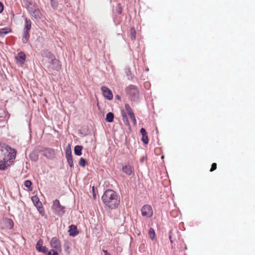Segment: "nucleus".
Instances as JSON below:
<instances>
[{"mask_svg":"<svg viewBox=\"0 0 255 255\" xmlns=\"http://www.w3.org/2000/svg\"><path fill=\"white\" fill-rule=\"evenodd\" d=\"M29 158L31 160L37 161L38 160V155L36 152L32 151L29 154Z\"/></svg>","mask_w":255,"mask_h":255,"instance_id":"5701e85b","label":"nucleus"},{"mask_svg":"<svg viewBox=\"0 0 255 255\" xmlns=\"http://www.w3.org/2000/svg\"><path fill=\"white\" fill-rule=\"evenodd\" d=\"M216 168H217V164H216V163H213L212 164L211 168L210 169V171L212 172V171H214L215 170H216Z\"/></svg>","mask_w":255,"mask_h":255,"instance_id":"a19ab883","label":"nucleus"},{"mask_svg":"<svg viewBox=\"0 0 255 255\" xmlns=\"http://www.w3.org/2000/svg\"><path fill=\"white\" fill-rule=\"evenodd\" d=\"M130 37L131 40H134L136 37V31L133 27L130 29Z\"/></svg>","mask_w":255,"mask_h":255,"instance_id":"bb28decb","label":"nucleus"},{"mask_svg":"<svg viewBox=\"0 0 255 255\" xmlns=\"http://www.w3.org/2000/svg\"><path fill=\"white\" fill-rule=\"evenodd\" d=\"M68 232L69 235L72 237H75L79 234L77 226L74 225H71L69 227Z\"/></svg>","mask_w":255,"mask_h":255,"instance_id":"2eb2a0df","label":"nucleus"},{"mask_svg":"<svg viewBox=\"0 0 255 255\" xmlns=\"http://www.w3.org/2000/svg\"><path fill=\"white\" fill-rule=\"evenodd\" d=\"M125 107L128 115H130L131 114L133 113L129 104H126L125 105Z\"/></svg>","mask_w":255,"mask_h":255,"instance_id":"c756f323","label":"nucleus"},{"mask_svg":"<svg viewBox=\"0 0 255 255\" xmlns=\"http://www.w3.org/2000/svg\"><path fill=\"white\" fill-rule=\"evenodd\" d=\"M46 255H59V253L51 249L50 251L48 250Z\"/></svg>","mask_w":255,"mask_h":255,"instance_id":"f704fd0d","label":"nucleus"},{"mask_svg":"<svg viewBox=\"0 0 255 255\" xmlns=\"http://www.w3.org/2000/svg\"><path fill=\"white\" fill-rule=\"evenodd\" d=\"M102 200L106 207L114 209L117 208L120 204V197L113 190L108 189L104 193Z\"/></svg>","mask_w":255,"mask_h":255,"instance_id":"f03ea898","label":"nucleus"},{"mask_svg":"<svg viewBox=\"0 0 255 255\" xmlns=\"http://www.w3.org/2000/svg\"><path fill=\"white\" fill-rule=\"evenodd\" d=\"M67 162L71 168L74 167L73 159L72 155L66 156Z\"/></svg>","mask_w":255,"mask_h":255,"instance_id":"b1692460","label":"nucleus"},{"mask_svg":"<svg viewBox=\"0 0 255 255\" xmlns=\"http://www.w3.org/2000/svg\"><path fill=\"white\" fill-rule=\"evenodd\" d=\"M23 2L25 4V7L26 6H28V5H30L33 3V2H31V0H23Z\"/></svg>","mask_w":255,"mask_h":255,"instance_id":"ea45409f","label":"nucleus"},{"mask_svg":"<svg viewBox=\"0 0 255 255\" xmlns=\"http://www.w3.org/2000/svg\"><path fill=\"white\" fill-rule=\"evenodd\" d=\"M169 238L170 243H173V241L172 240V237H171V232H169Z\"/></svg>","mask_w":255,"mask_h":255,"instance_id":"a18cd8bd","label":"nucleus"},{"mask_svg":"<svg viewBox=\"0 0 255 255\" xmlns=\"http://www.w3.org/2000/svg\"><path fill=\"white\" fill-rule=\"evenodd\" d=\"M103 96L108 100H111L113 98L112 91L107 87L102 86L101 88Z\"/></svg>","mask_w":255,"mask_h":255,"instance_id":"9b49d317","label":"nucleus"},{"mask_svg":"<svg viewBox=\"0 0 255 255\" xmlns=\"http://www.w3.org/2000/svg\"><path fill=\"white\" fill-rule=\"evenodd\" d=\"M93 196H94V197H95V196H96V195H95V194H94H94H93Z\"/></svg>","mask_w":255,"mask_h":255,"instance_id":"8fccbe9b","label":"nucleus"},{"mask_svg":"<svg viewBox=\"0 0 255 255\" xmlns=\"http://www.w3.org/2000/svg\"><path fill=\"white\" fill-rule=\"evenodd\" d=\"M4 116H6V113H5V111H2V113L1 114V115L0 116V117L3 118L4 117Z\"/></svg>","mask_w":255,"mask_h":255,"instance_id":"c03bdc74","label":"nucleus"},{"mask_svg":"<svg viewBox=\"0 0 255 255\" xmlns=\"http://www.w3.org/2000/svg\"><path fill=\"white\" fill-rule=\"evenodd\" d=\"M128 116H129L130 119L133 122L134 125H135L136 124V121L134 113L128 115Z\"/></svg>","mask_w":255,"mask_h":255,"instance_id":"e433bc0d","label":"nucleus"},{"mask_svg":"<svg viewBox=\"0 0 255 255\" xmlns=\"http://www.w3.org/2000/svg\"><path fill=\"white\" fill-rule=\"evenodd\" d=\"M16 151L7 145L0 144V170H5L15 158Z\"/></svg>","mask_w":255,"mask_h":255,"instance_id":"f257e3e1","label":"nucleus"},{"mask_svg":"<svg viewBox=\"0 0 255 255\" xmlns=\"http://www.w3.org/2000/svg\"><path fill=\"white\" fill-rule=\"evenodd\" d=\"M50 0V4L51 7L54 9H56L57 8L58 6V2L57 0Z\"/></svg>","mask_w":255,"mask_h":255,"instance_id":"cd10ccee","label":"nucleus"},{"mask_svg":"<svg viewBox=\"0 0 255 255\" xmlns=\"http://www.w3.org/2000/svg\"><path fill=\"white\" fill-rule=\"evenodd\" d=\"M103 252L104 253V255H111L107 250H103Z\"/></svg>","mask_w":255,"mask_h":255,"instance_id":"49530a36","label":"nucleus"},{"mask_svg":"<svg viewBox=\"0 0 255 255\" xmlns=\"http://www.w3.org/2000/svg\"><path fill=\"white\" fill-rule=\"evenodd\" d=\"M15 59L18 63L23 64L25 61L26 55L23 52L21 51L18 53L17 55L15 57Z\"/></svg>","mask_w":255,"mask_h":255,"instance_id":"4468645a","label":"nucleus"},{"mask_svg":"<svg viewBox=\"0 0 255 255\" xmlns=\"http://www.w3.org/2000/svg\"><path fill=\"white\" fill-rule=\"evenodd\" d=\"M142 216L146 218H150L153 215V210L151 206L149 205H144L141 210Z\"/></svg>","mask_w":255,"mask_h":255,"instance_id":"1a4fd4ad","label":"nucleus"},{"mask_svg":"<svg viewBox=\"0 0 255 255\" xmlns=\"http://www.w3.org/2000/svg\"><path fill=\"white\" fill-rule=\"evenodd\" d=\"M31 27V21L30 19L25 18L24 27L23 30L30 31Z\"/></svg>","mask_w":255,"mask_h":255,"instance_id":"6ab92c4d","label":"nucleus"},{"mask_svg":"<svg viewBox=\"0 0 255 255\" xmlns=\"http://www.w3.org/2000/svg\"><path fill=\"white\" fill-rule=\"evenodd\" d=\"M86 163H87V161L84 158L81 157L79 161V164L80 166H81L83 167H84L85 166Z\"/></svg>","mask_w":255,"mask_h":255,"instance_id":"7c9ffc66","label":"nucleus"},{"mask_svg":"<svg viewBox=\"0 0 255 255\" xmlns=\"http://www.w3.org/2000/svg\"><path fill=\"white\" fill-rule=\"evenodd\" d=\"M2 228L11 229L13 227L14 223L11 219L5 218L1 223Z\"/></svg>","mask_w":255,"mask_h":255,"instance_id":"f8f14e48","label":"nucleus"},{"mask_svg":"<svg viewBox=\"0 0 255 255\" xmlns=\"http://www.w3.org/2000/svg\"><path fill=\"white\" fill-rule=\"evenodd\" d=\"M63 248L65 252L67 254H69L70 253V246L68 243H64L63 245Z\"/></svg>","mask_w":255,"mask_h":255,"instance_id":"2f4dec72","label":"nucleus"},{"mask_svg":"<svg viewBox=\"0 0 255 255\" xmlns=\"http://www.w3.org/2000/svg\"><path fill=\"white\" fill-rule=\"evenodd\" d=\"M122 118H125V117L126 118H127V115H126V113H125L124 111H123L122 112Z\"/></svg>","mask_w":255,"mask_h":255,"instance_id":"37998d69","label":"nucleus"},{"mask_svg":"<svg viewBox=\"0 0 255 255\" xmlns=\"http://www.w3.org/2000/svg\"><path fill=\"white\" fill-rule=\"evenodd\" d=\"M29 32L30 31L23 30L22 37L21 39L23 43L25 44L28 42L30 37Z\"/></svg>","mask_w":255,"mask_h":255,"instance_id":"a211bd4d","label":"nucleus"},{"mask_svg":"<svg viewBox=\"0 0 255 255\" xmlns=\"http://www.w3.org/2000/svg\"><path fill=\"white\" fill-rule=\"evenodd\" d=\"M71 155H72V151H71V147H70V145H68V146L67 147V148L66 149L65 156H71Z\"/></svg>","mask_w":255,"mask_h":255,"instance_id":"473e14b6","label":"nucleus"},{"mask_svg":"<svg viewBox=\"0 0 255 255\" xmlns=\"http://www.w3.org/2000/svg\"><path fill=\"white\" fill-rule=\"evenodd\" d=\"M144 160V157H142L141 159H140V161L141 162H142Z\"/></svg>","mask_w":255,"mask_h":255,"instance_id":"09e8293b","label":"nucleus"},{"mask_svg":"<svg viewBox=\"0 0 255 255\" xmlns=\"http://www.w3.org/2000/svg\"><path fill=\"white\" fill-rule=\"evenodd\" d=\"M122 171L128 176H130L134 174V168L133 166L129 163H126L123 165Z\"/></svg>","mask_w":255,"mask_h":255,"instance_id":"9d476101","label":"nucleus"},{"mask_svg":"<svg viewBox=\"0 0 255 255\" xmlns=\"http://www.w3.org/2000/svg\"><path fill=\"white\" fill-rule=\"evenodd\" d=\"M24 185L25 187L27 188L30 191H31L32 190V188L31 187L32 182L30 180H27L25 181Z\"/></svg>","mask_w":255,"mask_h":255,"instance_id":"c85d7f7f","label":"nucleus"},{"mask_svg":"<svg viewBox=\"0 0 255 255\" xmlns=\"http://www.w3.org/2000/svg\"><path fill=\"white\" fill-rule=\"evenodd\" d=\"M50 245L52 249L61 253L62 251L61 245L60 240L57 237H53L50 242Z\"/></svg>","mask_w":255,"mask_h":255,"instance_id":"0eeeda50","label":"nucleus"},{"mask_svg":"<svg viewBox=\"0 0 255 255\" xmlns=\"http://www.w3.org/2000/svg\"><path fill=\"white\" fill-rule=\"evenodd\" d=\"M52 209L53 213L59 217L63 216L65 213V207L60 204L58 199L53 201Z\"/></svg>","mask_w":255,"mask_h":255,"instance_id":"20e7f679","label":"nucleus"},{"mask_svg":"<svg viewBox=\"0 0 255 255\" xmlns=\"http://www.w3.org/2000/svg\"><path fill=\"white\" fill-rule=\"evenodd\" d=\"M38 150L39 152H43V155L48 159H53L55 157V150L52 148L40 147Z\"/></svg>","mask_w":255,"mask_h":255,"instance_id":"423d86ee","label":"nucleus"},{"mask_svg":"<svg viewBox=\"0 0 255 255\" xmlns=\"http://www.w3.org/2000/svg\"><path fill=\"white\" fill-rule=\"evenodd\" d=\"M140 132L142 134L141 141L144 144H147L148 143V138L145 129L144 128H141L140 130Z\"/></svg>","mask_w":255,"mask_h":255,"instance_id":"dca6fc26","label":"nucleus"},{"mask_svg":"<svg viewBox=\"0 0 255 255\" xmlns=\"http://www.w3.org/2000/svg\"><path fill=\"white\" fill-rule=\"evenodd\" d=\"M8 29L7 28H4L0 29V34H5L8 33Z\"/></svg>","mask_w":255,"mask_h":255,"instance_id":"58836bf2","label":"nucleus"},{"mask_svg":"<svg viewBox=\"0 0 255 255\" xmlns=\"http://www.w3.org/2000/svg\"><path fill=\"white\" fill-rule=\"evenodd\" d=\"M28 11L30 15L35 19H40L41 13L38 8V5L35 3L31 4L25 7Z\"/></svg>","mask_w":255,"mask_h":255,"instance_id":"39448f33","label":"nucleus"},{"mask_svg":"<svg viewBox=\"0 0 255 255\" xmlns=\"http://www.w3.org/2000/svg\"><path fill=\"white\" fill-rule=\"evenodd\" d=\"M126 91L132 101H138L139 93L136 86L130 85L126 88Z\"/></svg>","mask_w":255,"mask_h":255,"instance_id":"7ed1b4c3","label":"nucleus"},{"mask_svg":"<svg viewBox=\"0 0 255 255\" xmlns=\"http://www.w3.org/2000/svg\"><path fill=\"white\" fill-rule=\"evenodd\" d=\"M41 54L43 57H46L51 60L52 59H54V58L55 57L54 54H53L52 53H51L47 50H42L41 52Z\"/></svg>","mask_w":255,"mask_h":255,"instance_id":"f3484780","label":"nucleus"},{"mask_svg":"<svg viewBox=\"0 0 255 255\" xmlns=\"http://www.w3.org/2000/svg\"><path fill=\"white\" fill-rule=\"evenodd\" d=\"M116 97L117 99H121V98H120L119 95H117Z\"/></svg>","mask_w":255,"mask_h":255,"instance_id":"de8ad7c7","label":"nucleus"},{"mask_svg":"<svg viewBox=\"0 0 255 255\" xmlns=\"http://www.w3.org/2000/svg\"><path fill=\"white\" fill-rule=\"evenodd\" d=\"M114 118V115L113 113L109 112L106 115V121L109 123L113 122Z\"/></svg>","mask_w":255,"mask_h":255,"instance_id":"412c9836","label":"nucleus"},{"mask_svg":"<svg viewBox=\"0 0 255 255\" xmlns=\"http://www.w3.org/2000/svg\"><path fill=\"white\" fill-rule=\"evenodd\" d=\"M31 200L34 206L37 208L39 213L42 216H43L44 214V210L38 197L37 196H33L31 197Z\"/></svg>","mask_w":255,"mask_h":255,"instance_id":"6e6552de","label":"nucleus"},{"mask_svg":"<svg viewBox=\"0 0 255 255\" xmlns=\"http://www.w3.org/2000/svg\"><path fill=\"white\" fill-rule=\"evenodd\" d=\"M148 236L152 240H153L155 238V234L154 230L152 228H150L148 231Z\"/></svg>","mask_w":255,"mask_h":255,"instance_id":"393cba45","label":"nucleus"},{"mask_svg":"<svg viewBox=\"0 0 255 255\" xmlns=\"http://www.w3.org/2000/svg\"><path fill=\"white\" fill-rule=\"evenodd\" d=\"M125 72L127 76L128 80L132 79L130 68L129 67H127L125 69Z\"/></svg>","mask_w":255,"mask_h":255,"instance_id":"4be33fe9","label":"nucleus"},{"mask_svg":"<svg viewBox=\"0 0 255 255\" xmlns=\"http://www.w3.org/2000/svg\"><path fill=\"white\" fill-rule=\"evenodd\" d=\"M48 251V248L47 247H46L45 246H43L40 250V251L38 252L42 253L43 254H44L46 255V254L47 253Z\"/></svg>","mask_w":255,"mask_h":255,"instance_id":"4c0bfd02","label":"nucleus"},{"mask_svg":"<svg viewBox=\"0 0 255 255\" xmlns=\"http://www.w3.org/2000/svg\"><path fill=\"white\" fill-rule=\"evenodd\" d=\"M3 10V5L1 2H0V13L2 12Z\"/></svg>","mask_w":255,"mask_h":255,"instance_id":"79ce46f5","label":"nucleus"},{"mask_svg":"<svg viewBox=\"0 0 255 255\" xmlns=\"http://www.w3.org/2000/svg\"><path fill=\"white\" fill-rule=\"evenodd\" d=\"M123 8L121 3H118L116 6V11L119 14H121L122 12Z\"/></svg>","mask_w":255,"mask_h":255,"instance_id":"c9c22d12","label":"nucleus"},{"mask_svg":"<svg viewBox=\"0 0 255 255\" xmlns=\"http://www.w3.org/2000/svg\"><path fill=\"white\" fill-rule=\"evenodd\" d=\"M50 68L53 70L58 71L61 68V64L60 61L56 59L55 57L52 59L50 62Z\"/></svg>","mask_w":255,"mask_h":255,"instance_id":"ddd939ff","label":"nucleus"},{"mask_svg":"<svg viewBox=\"0 0 255 255\" xmlns=\"http://www.w3.org/2000/svg\"><path fill=\"white\" fill-rule=\"evenodd\" d=\"M123 121L126 126H127L129 128H130V125L128 117L126 118L125 117L124 118H123Z\"/></svg>","mask_w":255,"mask_h":255,"instance_id":"72a5a7b5","label":"nucleus"},{"mask_svg":"<svg viewBox=\"0 0 255 255\" xmlns=\"http://www.w3.org/2000/svg\"><path fill=\"white\" fill-rule=\"evenodd\" d=\"M43 240L42 239H39L37 242L35 248L36 250L39 252L40 250L43 247Z\"/></svg>","mask_w":255,"mask_h":255,"instance_id":"a878e982","label":"nucleus"},{"mask_svg":"<svg viewBox=\"0 0 255 255\" xmlns=\"http://www.w3.org/2000/svg\"><path fill=\"white\" fill-rule=\"evenodd\" d=\"M83 149V146L81 145H76L74 147V153L76 155L80 156L82 155V150Z\"/></svg>","mask_w":255,"mask_h":255,"instance_id":"aec40b11","label":"nucleus"}]
</instances>
